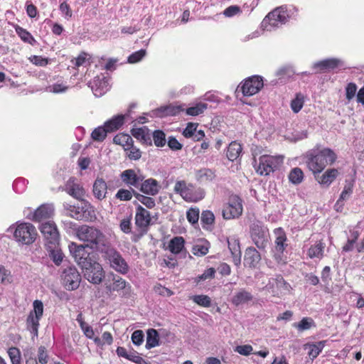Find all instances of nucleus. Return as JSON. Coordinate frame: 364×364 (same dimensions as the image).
Returning a JSON list of instances; mask_svg holds the SVG:
<instances>
[{
	"label": "nucleus",
	"mask_w": 364,
	"mask_h": 364,
	"mask_svg": "<svg viewBox=\"0 0 364 364\" xmlns=\"http://www.w3.org/2000/svg\"><path fill=\"white\" fill-rule=\"evenodd\" d=\"M69 250L75 261L81 268L85 278L92 284H100L105 277L103 269L100 263L92 258L85 247L72 242L69 245Z\"/></svg>",
	"instance_id": "nucleus-1"
},
{
	"label": "nucleus",
	"mask_w": 364,
	"mask_h": 364,
	"mask_svg": "<svg viewBox=\"0 0 364 364\" xmlns=\"http://www.w3.org/2000/svg\"><path fill=\"white\" fill-rule=\"evenodd\" d=\"M336 154L330 149H323L318 152L311 151L306 154V164L314 174L321 173L328 164H332Z\"/></svg>",
	"instance_id": "nucleus-2"
},
{
	"label": "nucleus",
	"mask_w": 364,
	"mask_h": 364,
	"mask_svg": "<svg viewBox=\"0 0 364 364\" xmlns=\"http://www.w3.org/2000/svg\"><path fill=\"white\" fill-rule=\"evenodd\" d=\"M77 238L85 242V249H97L100 245H104L105 236L97 228L93 226L82 225L75 228ZM84 246V245H82Z\"/></svg>",
	"instance_id": "nucleus-3"
},
{
	"label": "nucleus",
	"mask_w": 364,
	"mask_h": 364,
	"mask_svg": "<svg viewBox=\"0 0 364 364\" xmlns=\"http://www.w3.org/2000/svg\"><path fill=\"white\" fill-rule=\"evenodd\" d=\"M105 262L114 270L122 274H126L129 267L121 253L114 247L107 245L101 250Z\"/></svg>",
	"instance_id": "nucleus-4"
},
{
	"label": "nucleus",
	"mask_w": 364,
	"mask_h": 364,
	"mask_svg": "<svg viewBox=\"0 0 364 364\" xmlns=\"http://www.w3.org/2000/svg\"><path fill=\"white\" fill-rule=\"evenodd\" d=\"M63 207L67 210L68 215L75 220L92 221L95 218L93 206L85 200H82L80 205L64 203Z\"/></svg>",
	"instance_id": "nucleus-5"
},
{
	"label": "nucleus",
	"mask_w": 364,
	"mask_h": 364,
	"mask_svg": "<svg viewBox=\"0 0 364 364\" xmlns=\"http://www.w3.org/2000/svg\"><path fill=\"white\" fill-rule=\"evenodd\" d=\"M282 161L283 157L280 156H272L263 155L259 158L258 164L255 159L254 166L257 173L262 176H267L277 169L282 164Z\"/></svg>",
	"instance_id": "nucleus-6"
},
{
	"label": "nucleus",
	"mask_w": 364,
	"mask_h": 364,
	"mask_svg": "<svg viewBox=\"0 0 364 364\" xmlns=\"http://www.w3.org/2000/svg\"><path fill=\"white\" fill-rule=\"evenodd\" d=\"M14 236L17 242L24 245H30L35 241L37 232L32 224L23 223L17 225Z\"/></svg>",
	"instance_id": "nucleus-7"
},
{
	"label": "nucleus",
	"mask_w": 364,
	"mask_h": 364,
	"mask_svg": "<svg viewBox=\"0 0 364 364\" xmlns=\"http://www.w3.org/2000/svg\"><path fill=\"white\" fill-rule=\"evenodd\" d=\"M250 237L253 243L260 250H264L269 242V234L260 222H256L250 226Z\"/></svg>",
	"instance_id": "nucleus-8"
},
{
	"label": "nucleus",
	"mask_w": 364,
	"mask_h": 364,
	"mask_svg": "<svg viewBox=\"0 0 364 364\" xmlns=\"http://www.w3.org/2000/svg\"><path fill=\"white\" fill-rule=\"evenodd\" d=\"M287 11V9L285 6L276 8L264 18L262 26L266 27L267 24H269L272 27L277 28L286 23L289 18Z\"/></svg>",
	"instance_id": "nucleus-9"
},
{
	"label": "nucleus",
	"mask_w": 364,
	"mask_h": 364,
	"mask_svg": "<svg viewBox=\"0 0 364 364\" xmlns=\"http://www.w3.org/2000/svg\"><path fill=\"white\" fill-rule=\"evenodd\" d=\"M33 305V311L30 312L27 318L26 324L27 328L33 335V337H37L39 321L43 313V304L41 301L35 300Z\"/></svg>",
	"instance_id": "nucleus-10"
},
{
	"label": "nucleus",
	"mask_w": 364,
	"mask_h": 364,
	"mask_svg": "<svg viewBox=\"0 0 364 364\" xmlns=\"http://www.w3.org/2000/svg\"><path fill=\"white\" fill-rule=\"evenodd\" d=\"M61 277L63 284L66 289L72 291L79 287L81 276L75 267L65 268Z\"/></svg>",
	"instance_id": "nucleus-11"
},
{
	"label": "nucleus",
	"mask_w": 364,
	"mask_h": 364,
	"mask_svg": "<svg viewBox=\"0 0 364 364\" xmlns=\"http://www.w3.org/2000/svg\"><path fill=\"white\" fill-rule=\"evenodd\" d=\"M274 234L276 235V239L274 241L275 246L274 249V257L278 263H284L285 262L283 258V255L285 249L288 246V244L287 243V237L286 233L282 228H279L274 230Z\"/></svg>",
	"instance_id": "nucleus-12"
},
{
	"label": "nucleus",
	"mask_w": 364,
	"mask_h": 364,
	"mask_svg": "<svg viewBox=\"0 0 364 364\" xmlns=\"http://www.w3.org/2000/svg\"><path fill=\"white\" fill-rule=\"evenodd\" d=\"M241 202V199L237 196L230 197L228 205L223 210V218L226 220L238 218L242 213Z\"/></svg>",
	"instance_id": "nucleus-13"
},
{
	"label": "nucleus",
	"mask_w": 364,
	"mask_h": 364,
	"mask_svg": "<svg viewBox=\"0 0 364 364\" xmlns=\"http://www.w3.org/2000/svg\"><path fill=\"white\" fill-rule=\"evenodd\" d=\"M122 181L129 186L139 188L140 183L144 181V176L138 169H127L120 174Z\"/></svg>",
	"instance_id": "nucleus-14"
},
{
	"label": "nucleus",
	"mask_w": 364,
	"mask_h": 364,
	"mask_svg": "<svg viewBox=\"0 0 364 364\" xmlns=\"http://www.w3.org/2000/svg\"><path fill=\"white\" fill-rule=\"evenodd\" d=\"M263 80L259 76L249 77L242 85V92L245 96H252L263 87Z\"/></svg>",
	"instance_id": "nucleus-15"
},
{
	"label": "nucleus",
	"mask_w": 364,
	"mask_h": 364,
	"mask_svg": "<svg viewBox=\"0 0 364 364\" xmlns=\"http://www.w3.org/2000/svg\"><path fill=\"white\" fill-rule=\"evenodd\" d=\"M193 188V186L191 184L187 186L184 181H180L176 183L174 191L179 193L186 200H197L198 199H202L205 195L204 191L199 188L198 192L200 196L198 198H195L191 193Z\"/></svg>",
	"instance_id": "nucleus-16"
},
{
	"label": "nucleus",
	"mask_w": 364,
	"mask_h": 364,
	"mask_svg": "<svg viewBox=\"0 0 364 364\" xmlns=\"http://www.w3.org/2000/svg\"><path fill=\"white\" fill-rule=\"evenodd\" d=\"M40 230L46 240L50 244L55 243L59 237L56 225L51 222L42 223Z\"/></svg>",
	"instance_id": "nucleus-17"
},
{
	"label": "nucleus",
	"mask_w": 364,
	"mask_h": 364,
	"mask_svg": "<svg viewBox=\"0 0 364 364\" xmlns=\"http://www.w3.org/2000/svg\"><path fill=\"white\" fill-rule=\"evenodd\" d=\"M150 213L141 205L137 204L135 215V223L136 226L139 228H146L150 225Z\"/></svg>",
	"instance_id": "nucleus-18"
},
{
	"label": "nucleus",
	"mask_w": 364,
	"mask_h": 364,
	"mask_svg": "<svg viewBox=\"0 0 364 364\" xmlns=\"http://www.w3.org/2000/svg\"><path fill=\"white\" fill-rule=\"evenodd\" d=\"M261 259L259 252L252 247L247 248L244 257V264L250 268L255 267Z\"/></svg>",
	"instance_id": "nucleus-19"
},
{
	"label": "nucleus",
	"mask_w": 364,
	"mask_h": 364,
	"mask_svg": "<svg viewBox=\"0 0 364 364\" xmlns=\"http://www.w3.org/2000/svg\"><path fill=\"white\" fill-rule=\"evenodd\" d=\"M139 188L140 191L149 196L156 195L160 189L158 181L154 178L144 179Z\"/></svg>",
	"instance_id": "nucleus-20"
},
{
	"label": "nucleus",
	"mask_w": 364,
	"mask_h": 364,
	"mask_svg": "<svg viewBox=\"0 0 364 364\" xmlns=\"http://www.w3.org/2000/svg\"><path fill=\"white\" fill-rule=\"evenodd\" d=\"M341 61L338 58H328L314 64V68L318 69L319 72L333 70L339 66Z\"/></svg>",
	"instance_id": "nucleus-21"
},
{
	"label": "nucleus",
	"mask_w": 364,
	"mask_h": 364,
	"mask_svg": "<svg viewBox=\"0 0 364 364\" xmlns=\"http://www.w3.org/2000/svg\"><path fill=\"white\" fill-rule=\"evenodd\" d=\"M338 171L336 168H330L321 176H316L317 181L322 186L328 187L338 176Z\"/></svg>",
	"instance_id": "nucleus-22"
},
{
	"label": "nucleus",
	"mask_w": 364,
	"mask_h": 364,
	"mask_svg": "<svg viewBox=\"0 0 364 364\" xmlns=\"http://www.w3.org/2000/svg\"><path fill=\"white\" fill-rule=\"evenodd\" d=\"M131 132L134 137L140 140L143 144H152L149 129L146 127L132 129Z\"/></svg>",
	"instance_id": "nucleus-23"
},
{
	"label": "nucleus",
	"mask_w": 364,
	"mask_h": 364,
	"mask_svg": "<svg viewBox=\"0 0 364 364\" xmlns=\"http://www.w3.org/2000/svg\"><path fill=\"white\" fill-rule=\"evenodd\" d=\"M66 192L73 198L82 201V198L85 195L84 188L79 184L71 182L70 180L65 186Z\"/></svg>",
	"instance_id": "nucleus-24"
},
{
	"label": "nucleus",
	"mask_w": 364,
	"mask_h": 364,
	"mask_svg": "<svg viewBox=\"0 0 364 364\" xmlns=\"http://www.w3.org/2000/svg\"><path fill=\"white\" fill-rule=\"evenodd\" d=\"M182 110L181 106L168 105L158 108L155 112L157 117H164L166 116H175Z\"/></svg>",
	"instance_id": "nucleus-25"
},
{
	"label": "nucleus",
	"mask_w": 364,
	"mask_h": 364,
	"mask_svg": "<svg viewBox=\"0 0 364 364\" xmlns=\"http://www.w3.org/2000/svg\"><path fill=\"white\" fill-rule=\"evenodd\" d=\"M107 186L102 178H97L93 184L94 196L99 200L105 198L107 193Z\"/></svg>",
	"instance_id": "nucleus-26"
},
{
	"label": "nucleus",
	"mask_w": 364,
	"mask_h": 364,
	"mask_svg": "<svg viewBox=\"0 0 364 364\" xmlns=\"http://www.w3.org/2000/svg\"><path fill=\"white\" fill-rule=\"evenodd\" d=\"M253 296L249 291L245 289H240L232 298L231 301L235 306L250 301L252 299Z\"/></svg>",
	"instance_id": "nucleus-27"
},
{
	"label": "nucleus",
	"mask_w": 364,
	"mask_h": 364,
	"mask_svg": "<svg viewBox=\"0 0 364 364\" xmlns=\"http://www.w3.org/2000/svg\"><path fill=\"white\" fill-rule=\"evenodd\" d=\"M53 213V208L46 205H42L36 210L33 220L36 221H41L44 218H49Z\"/></svg>",
	"instance_id": "nucleus-28"
},
{
	"label": "nucleus",
	"mask_w": 364,
	"mask_h": 364,
	"mask_svg": "<svg viewBox=\"0 0 364 364\" xmlns=\"http://www.w3.org/2000/svg\"><path fill=\"white\" fill-rule=\"evenodd\" d=\"M113 283L109 287L110 291H119L120 290L130 289L131 287L127 283V282L118 275H113L112 278Z\"/></svg>",
	"instance_id": "nucleus-29"
},
{
	"label": "nucleus",
	"mask_w": 364,
	"mask_h": 364,
	"mask_svg": "<svg viewBox=\"0 0 364 364\" xmlns=\"http://www.w3.org/2000/svg\"><path fill=\"white\" fill-rule=\"evenodd\" d=\"M241 151L242 147L240 144L235 141L231 142L228 147L227 157L230 161H233L238 158Z\"/></svg>",
	"instance_id": "nucleus-30"
},
{
	"label": "nucleus",
	"mask_w": 364,
	"mask_h": 364,
	"mask_svg": "<svg viewBox=\"0 0 364 364\" xmlns=\"http://www.w3.org/2000/svg\"><path fill=\"white\" fill-rule=\"evenodd\" d=\"M185 240L182 237H175L171 240L168 248L173 254H178L184 247Z\"/></svg>",
	"instance_id": "nucleus-31"
},
{
	"label": "nucleus",
	"mask_w": 364,
	"mask_h": 364,
	"mask_svg": "<svg viewBox=\"0 0 364 364\" xmlns=\"http://www.w3.org/2000/svg\"><path fill=\"white\" fill-rule=\"evenodd\" d=\"M159 345V333L154 328L149 329L147 331L146 348L151 349Z\"/></svg>",
	"instance_id": "nucleus-32"
},
{
	"label": "nucleus",
	"mask_w": 364,
	"mask_h": 364,
	"mask_svg": "<svg viewBox=\"0 0 364 364\" xmlns=\"http://www.w3.org/2000/svg\"><path fill=\"white\" fill-rule=\"evenodd\" d=\"M116 144L122 145L125 150H129V146L133 144V139L129 134H117L113 139Z\"/></svg>",
	"instance_id": "nucleus-33"
},
{
	"label": "nucleus",
	"mask_w": 364,
	"mask_h": 364,
	"mask_svg": "<svg viewBox=\"0 0 364 364\" xmlns=\"http://www.w3.org/2000/svg\"><path fill=\"white\" fill-rule=\"evenodd\" d=\"M124 124V116L118 115L105 123L109 132L117 130Z\"/></svg>",
	"instance_id": "nucleus-34"
},
{
	"label": "nucleus",
	"mask_w": 364,
	"mask_h": 364,
	"mask_svg": "<svg viewBox=\"0 0 364 364\" xmlns=\"http://www.w3.org/2000/svg\"><path fill=\"white\" fill-rule=\"evenodd\" d=\"M96 88L94 90V94L96 96H100L107 90L108 82L105 77L102 79L97 78L94 81Z\"/></svg>",
	"instance_id": "nucleus-35"
},
{
	"label": "nucleus",
	"mask_w": 364,
	"mask_h": 364,
	"mask_svg": "<svg viewBox=\"0 0 364 364\" xmlns=\"http://www.w3.org/2000/svg\"><path fill=\"white\" fill-rule=\"evenodd\" d=\"M109 132L107 128L104 125V127L95 128L92 132L91 136L95 141H103Z\"/></svg>",
	"instance_id": "nucleus-36"
},
{
	"label": "nucleus",
	"mask_w": 364,
	"mask_h": 364,
	"mask_svg": "<svg viewBox=\"0 0 364 364\" xmlns=\"http://www.w3.org/2000/svg\"><path fill=\"white\" fill-rule=\"evenodd\" d=\"M293 326L296 328L299 331H304L310 329L314 326V321L311 318H303L300 322L294 323Z\"/></svg>",
	"instance_id": "nucleus-37"
},
{
	"label": "nucleus",
	"mask_w": 364,
	"mask_h": 364,
	"mask_svg": "<svg viewBox=\"0 0 364 364\" xmlns=\"http://www.w3.org/2000/svg\"><path fill=\"white\" fill-rule=\"evenodd\" d=\"M303 178L304 173L299 168H293L289 174V179L294 184H299L303 181Z\"/></svg>",
	"instance_id": "nucleus-38"
},
{
	"label": "nucleus",
	"mask_w": 364,
	"mask_h": 364,
	"mask_svg": "<svg viewBox=\"0 0 364 364\" xmlns=\"http://www.w3.org/2000/svg\"><path fill=\"white\" fill-rule=\"evenodd\" d=\"M207 107L208 105L206 103L200 102L196 104L195 106L186 109V112L188 115L197 116L202 114Z\"/></svg>",
	"instance_id": "nucleus-39"
},
{
	"label": "nucleus",
	"mask_w": 364,
	"mask_h": 364,
	"mask_svg": "<svg viewBox=\"0 0 364 364\" xmlns=\"http://www.w3.org/2000/svg\"><path fill=\"white\" fill-rule=\"evenodd\" d=\"M210 244L205 241L203 244H196L193 247L192 252L196 256H204L208 252Z\"/></svg>",
	"instance_id": "nucleus-40"
},
{
	"label": "nucleus",
	"mask_w": 364,
	"mask_h": 364,
	"mask_svg": "<svg viewBox=\"0 0 364 364\" xmlns=\"http://www.w3.org/2000/svg\"><path fill=\"white\" fill-rule=\"evenodd\" d=\"M325 341H322L309 346L310 350L309 352V355L311 357L312 360L318 355L319 353L325 346Z\"/></svg>",
	"instance_id": "nucleus-41"
},
{
	"label": "nucleus",
	"mask_w": 364,
	"mask_h": 364,
	"mask_svg": "<svg viewBox=\"0 0 364 364\" xmlns=\"http://www.w3.org/2000/svg\"><path fill=\"white\" fill-rule=\"evenodd\" d=\"M191 299L198 305L203 307H209L211 305V299L207 295H195Z\"/></svg>",
	"instance_id": "nucleus-42"
},
{
	"label": "nucleus",
	"mask_w": 364,
	"mask_h": 364,
	"mask_svg": "<svg viewBox=\"0 0 364 364\" xmlns=\"http://www.w3.org/2000/svg\"><path fill=\"white\" fill-rule=\"evenodd\" d=\"M153 140L156 146L162 147L166 144V135L161 130H156L153 132Z\"/></svg>",
	"instance_id": "nucleus-43"
},
{
	"label": "nucleus",
	"mask_w": 364,
	"mask_h": 364,
	"mask_svg": "<svg viewBox=\"0 0 364 364\" xmlns=\"http://www.w3.org/2000/svg\"><path fill=\"white\" fill-rule=\"evenodd\" d=\"M15 29L16 33L23 41L28 43L30 44H32V42L35 41L34 38L32 37L31 33L24 28L20 27L19 26H16Z\"/></svg>",
	"instance_id": "nucleus-44"
},
{
	"label": "nucleus",
	"mask_w": 364,
	"mask_h": 364,
	"mask_svg": "<svg viewBox=\"0 0 364 364\" xmlns=\"http://www.w3.org/2000/svg\"><path fill=\"white\" fill-rule=\"evenodd\" d=\"M304 105V96L301 93H297L296 97L291 102V108L294 112H299Z\"/></svg>",
	"instance_id": "nucleus-45"
},
{
	"label": "nucleus",
	"mask_w": 364,
	"mask_h": 364,
	"mask_svg": "<svg viewBox=\"0 0 364 364\" xmlns=\"http://www.w3.org/2000/svg\"><path fill=\"white\" fill-rule=\"evenodd\" d=\"M323 245L322 243H318L309 248L308 255L311 258L321 257L323 255Z\"/></svg>",
	"instance_id": "nucleus-46"
},
{
	"label": "nucleus",
	"mask_w": 364,
	"mask_h": 364,
	"mask_svg": "<svg viewBox=\"0 0 364 364\" xmlns=\"http://www.w3.org/2000/svg\"><path fill=\"white\" fill-rule=\"evenodd\" d=\"M49 257L56 264L60 265L63 259V254L60 249L51 250L48 255Z\"/></svg>",
	"instance_id": "nucleus-47"
},
{
	"label": "nucleus",
	"mask_w": 364,
	"mask_h": 364,
	"mask_svg": "<svg viewBox=\"0 0 364 364\" xmlns=\"http://www.w3.org/2000/svg\"><path fill=\"white\" fill-rule=\"evenodd\" d=\"M8 353L12 364H21V354L17 348H10L8 350Z\"/></svg>",
	"instance_id": "nucleus-48"
},
{
	"label": "nucleus",
	"mask_w": 364,
	"mask_h": 364,
	"mask_svg": "<svg viewBox=\"0 0 364 364\" xmlns=\"http://www.w3.org/2000/svg\"><path fill=\"white\" fill-rule=\"evenodd\" d=\"M49 361V356L45 346H41L38 350V362L41 364H47Z\"/></svg>",
	"instance_id": "nucleus-49"
},
{
	"label": "nucleus",
	"mask_w": 364,
	"mask_h": 364,
	"mask_svg": "<svg viewBox=\"0 0 364 364\" xmlns=\"http://www.w3.org/2000/svg\"><path fill=\"white\" fill-rule=\"evenodd\" d=\"M132 188L131 189V191L121 188L117 191L115 197L117 199H119L120 200L128 201L132 199Z\"/></svg>",
	"instance_id": "nucleus-50"
},
{
	"label": "nucleus",
	"mask_w": 364,
	"mask_h": 364,
	"mask_svg": "<svg viewBox=\"0 0 364 364\" xmlns=\"http://www.w3.org/2000/svg\"><path fill=\"white\" fill-rule=\"evenodd\" d=\"M200 220L204 225H212L215 221L214 214L210 210H204L202 212Z\"/></svg>",
	"instance_id": "nucleus-51"
},
{
	"label": "nucleus",
	"mask_w": 364,
	"mask_h": 364,
	"mask_svg": "<svg viewBox=\"0 0 364 364\" xmlns=\"http://www.w3.org/2000/svg\"><path fill=\"white\" fill-rule=\"evenodd\" d=\"M146 51L144 49H141L136 52L133 53L128 58V62L129 63H136L139 62L145 55Z\"/></svg>",
	"instance_id": "nucleus-52"
},
{
	"label": "nucleus",
	"mask_w": 364,
	"mask_h": 364,
	"mask_svg": "<svg viewBox=\"0 0 364 364\" xmlns=\"http://www.w3.org/2000/svg\"><path fill=\"white\" fill-rule=\"evenodd\" d=\"M186 217L188 220L192 223L196 224L198 221L199 218V209L198 208H190L186 213Z\"/></svg>",
	"instance_id": "nucleus-53"
},
{
	"label": "nucleus",
	"mask_w": 364,
	"mask_h": 364,
	"mask_svg": "<svg viewBox=\"0 0 364 364\" xmlns=\"http://www.w3.org/2000/svg\"><path fill=\"white\" fill-rule=\"evenodd\" d=\"M228 248L232 255H240L241 253L240 243L237 240H228Z\"/></svg>",
	"instance_id": "nucleus-54"
},
{
	"label": "nucleus",
	"mask_w": 364,
	"mask_h": 364,
	"mask_svg": "<svg viewBox=\"0 0 364 364\" xmlns=\"http://www.w3.org/2000/svg\"><path fill=\"white\" fill-rule=\"evenodd\" d=\"M132 341L134 344L140 346L144 341V333L141 330L134 331L132 335Z\"/></svg>",
	"instance_id": "nucleus-55"
},
{
	"label": "nucleus",
	"mask_w": 364,
	"mask_h": 364,
	"mask_svg": "<svg viewBox=\"0 0 364 364\" xmlns=\"http://www.w3.org/2000/svg\"><path fill=\"white\" fill-rule=\"evenodd\" d=\"M356 90H357V86L355 83H353V82L348 83L346 87V99L349 101L351 100L355 97Z\"/></svg>",
	"instance_id": "nucleus-56"
},
{
	"label": "nucleus",
	"mask_w": 364,
	"mask_h": 364,
	"mask_svg": "<svg viewBox=\"0 0 364 364\" xmlns=\"http://www.w3.org/2000/svg\"><path fill=\"white\" fill-rule=\"evenodd\" d=\"M120 230L124 233H129L132 231L131 228V216L127 218H124L120 222Z\"/></svg>",
	"instance_id": "nucleus-57"
},
{
	"label": "nucleus",
	"mask_w": 364,
	"mask_h": 364,
	"mask_svg": "<svg viewBox=\"0 0 364 364\" xmlns=\"http://www.w3.org/2000/svg\"><path fill=\"white\" fill-rule=\"evenodd\" d=\"M129 153L128 154V157L132 160H138L141 156V151L135 147L133 144L129 146Z\"/></svg>",
	"instance_id": "nucleus-58"
},
{
	"label": "nucleus",
	"mask_w": 364,
	"mask_h": 364,
	"mask_svg": "<svg viewBox=\"0 0 364 364\" xmlns=\"http://www.w3.org/2000/svg\"><path fill=\"white\" fill-rule=\"evenodd\" d=\"M197 124L193 123H188L183 134L186 138H191L193 136L195 132L196 131Z\"/></svg>",
	"instance_id": "nucleus-59"
},
{
	"label": "nucleus",
	"mask_w": 364,
	"mask_h": 364,
	"mask_svg": "<svg viewBox=\"0 0 364 364\" xmlns=\"http://www.w3.org/2000/svg\"><path fill=\"white\" fill-rule=\"evenodd\" d=\"M168 146L173 151L181 150L183 147V145L173 136L168 138Z\"/></svg>",
	"instance_id": "nucleus-60"
},
{
	"label": "nucleus",
	"mask_w": 364,
	"mask_h": 364,
	"mask_svg": "<svg viewBox=\"0 0 364 364\" xmlns=\"http://www.w3.org/2000/svg\"><path fill=\"white\" fill-rule=\"evenodd\" d=\"M235 351L243 355H248L252 351V347L250 345H243L236 346Z\"/></svg>",
	"instance_id": "nucleus-61"
},
{
	"label": "nucleus",
	"mask_w": 364,
	"mask_h": 364,
	"mask_svg": "<svg viewBox=\"0 0 364 364\" xmlns=\"http://www.w3.org/2000/svg\"><path fill=\"white\" fill-rule=\"evenodd\" d=\"M136 352L129 353L127 359L137 363V364H146V361L141 357L137 355Z\"/></svg>",
	"instance_id": "nucleus-62"
},
{
	"label": "nucleus",
	"mask_w": 364,
	"mask_h": 364,
	"mask_svg": "<svg viewBox=\"0 0 364 364\" xmlns=\"http://www.w3.org/2000/svg\"><path fill=\"white\" fill-rule=\"evenodd\" d=\"M240 11V8L237 6H230L228 7L223 12L224 15L228 17H231Z\"/></svg>",
	"instance_id": "nucleus-63"
},
{
	"label": "nucleus",
	"mask_w": 364,
	"mask_h": 364,
	"mask_svg": "<svg viewBox=\"0 0 364 364\" xmlns=\"http://www.w3.org/2000/svg\"><path fill=\"white\" fill-rule=\"evenodd\" d=\"M215 270L213 267L206 269L200 277V280H205L207 279L213 278L215 276Z\"/></svg>",
	"instance_id": "nucleus-64"
}]
</instances>
